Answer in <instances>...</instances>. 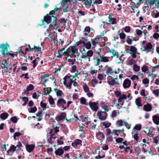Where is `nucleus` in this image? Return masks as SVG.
Returning a JSON list of instances; mask_svg holds the SVG:
<instances>
[{
	"label": "nucleus",
	"mask_w": 159,
	"mask_h": 159,
	"mask_svg": "<svg viewBox=\"0 0 159 159\" xmlns=\"http://www.w3.org/2000/svg\"><path fill=\"white\" fill-rule=\"evenodd\" d=\"M139 132L136 130H133L132 132V135L134 139L137 142L139 140V137L138 135L139 134Z\"/></svg>",
	"instance_id": "nucleus-21"
},
{
	"label": "nucleus",
	"mask_w": 159,
	"mask_h": 159,
	"mask_svg": "<svg viewBox=\"0 0 159 159\" xmlns=\"http://www.w3.org/2000/svg\"><path fill=\"white\" fill-rule=\"evenodd\" d=\"M54 90L57 96H61L63 94L62 91L59 89H55Z\"/></svg>",
	"instance_id": "nucleus-35"
},
{
	"label": "nucleus",
	"mask_w": 159,
	"mask_h": 159,
	"mask_svg": "<svg viewBox=\"0 0 159 159\" xmlns=\"http://www.w3.org/2000/svg\"><path fill=\"white\" fill-rule=\"evenodd\" d=\"M82 121L84 123L85 125L88 128H91V122L90 120L88 117H85L83 119Z\"/></svg>",
	"instance_id": "nucleus-15"
},
{
	"label": "nucleus",
	"mask_w": 159,
	"mask_h": 159,
	"mask_svg": "<svg viewBox=\"0 0 159 159\" xmlns=\"http://www.w3.org/2000/svg\"><path fill=\"white\" fill-rule=\"evenodd\" d=\"M133 69L135 71L137 72L139 70L140 67L135 64L133 65Z\"/></svg>",
	"instance_id": "nucleus-48"
},
{
	"label": "nucleus",
	"mask_w": 159,
	"mask_h": 159,
	"mask_svg": "<svg viewBox=\"0 0 159 159\" xmlns=\"http://www.w3.org/2000/svg\"><path fill=\"white\" fill-rule=\"evenodd\" d=\"M127 98V96L125 94H123L119 96L118 99V102H124V100Z\"/></svg>",
	"instance_id": "nucleus-30"
},
{
	"label": "nucleus",
	"mask_w": 159,
	"mask_h": 159,
	"mask_svg": "<svg viewBox=\"0 0 159 159\" xmlns=\"http://www.w3.org/2000/svg\"><path fill=\"white\" fill-rule=\"evenodd\" d=\"M141 49L144 51H146L147 53L151 52L152 53H153L154 51L152 45L149 42L141 48Z\"/></svg>",
	"instance_id": "nucleus-9"
},
{
	"label": "nucleus",
	"mask_w": 159,
	"mask_h": 159,
	"mask_svg": "<svg viewBox=\"0 0 159 159\" xmlns=\"http://www.w3.org/2000/svg\"><path fill=\"white\" fill-rule=\"evenodd\" d=\"M141 128V125L140 124L136 125L133 128V130L140 131Z\"/></svg>",
	"instance_id": "nucleus-39"
},
{
	"label": "nucleus",
	"mask_w": 159,
	"mask_h": 159,
	"mask_svg": "<svg viewBox=\"0 0 159 159\" xmlns=\"http://www.w3.org/2000/svg\"><path fill=\"white\" fill-rule=\"evenodd\" d=\"M109 22H107L103 21L102 22V24L103 25V26L105 25V24H109L111 23H111L112 24H116V19L115 18H111V17L110 16H109Z\"/></svg>",
	"instance_id": "nucleus-22"
},
{
	"label": "nucleus",
	"mask_w": 159,
	"mask_h": 159,
	"mask_svg": "<svg viewBox=\"0 0 159 159\" xmlns=\"http://www.w3.org/2000/svg\"><path fill=\"white\" fill-rule=\"evenodd\" d=\"M102 125L105 128H107L111 125V123L107 121H105L102 123Z\"/></svg>",
	"instance_id": "nucleus-41"
},
{
	"label": "nucleus",
	"mask_w": 159,
	"mask_h": 159,
	"mask_svg": "<svg viewBox=\"0 0 159 159\" xmlns=\"http://www.w3.org/2000/svg\"><path fill=\"white\" fill-rule=\"evenodd\" d=\"M82 141L79 139H75L71 143L72 146L75 148L79 145H82Z\"/></svg>",
	"instance_id": "nucleus-13"
},
{
	"label": "nucleus",
	"mask_w": 159,
	"mask_h": 159,
	"mask_svg": "<svg viewBox=\"0 0 159 159\" xmlns=\"http://www.w3.org/2000/svg\"><path fill=\"white\" fill-rule=\"evenodd\" d=\"M9 47V45L6 43L5 44H0V48L2 50L1 52L2 54L5 56L6 55H9L12 57H14V54L13 53H10L8 51V48Z\"/></svg>",
	"instance_id": "nucleus-5"
},
{
	"label": "nucleus",
	"mask_w": 159,
	"mask_h": 159,
	"mask_svg": "<svg viewBox=\"0 0 159 159\" xmlns=\"http://www.w3.org/2000/svg\"><path fill=\"white\" fill-rule=\"evenodd\" d=\"M125 126L126 127V128L127 129H130L131 125L129 124L126 122L125 121L124 122V124Z\"/></svg>",
	"instance_id": "nucleus-57"
},
{
	"label": "nucleus",
	"mask_w": 159,
	"mask_h": 159,
	"mask_svg": "<svg viewBox=\"0 0 159 159\" xmlns=\"http://www.w3.org/2000/svg\"><path fill=\"white\" fill-rule=\"evenodd\" d=\"M135 63V61L133 59H130L129 61L128 64L129 65H134Z\"/></svg>",
	"instance_id": "nucleus-50"
},
{
	"label": "nucleus",
	"mask_w": 159,
	"mask_h": 159,
	"mask_svg": "<svg viewBox=\"0 0 159 159\" xmlns=\"http://www.w3.org/2000/svg\"><path fill=\"white\" fill-rule=\"evenodd\" d=\"M47 31H49L50 34L48 36V38L49 39V40H52V38H53V33H50V30H47Z\"/></svg>",
	"instance_id": "nucleus-51"
},
{
	"label": "nucleus",
	"mask_w": 159,
	"mask_h": 159,
	"mask_svg": "<svg viewBox=\"0 0 159 159\" xmlns=\"http://www.w3.org/2000/svg\"><path fill=\"white\" fill-rule=\"evenodd\" d=\"M143 82L144 84H147L148 86L149 83V80L147 78H145L143 80Z\"/></svg>",
	"instance_id": "nucleus-55"
},
{
	"label": "nucleus",
	"mask_w": 159,
	"mask_h": 159,
	"mask_svg": "<svg viewBox=\"0 0 159 159\" xmlns=\"http://www.w3.org/2000/svg\"><path fill=\"white\" fill-rule=\"evenodd\" d=\"M78 75V74L75 73L73 75H66L63 78V84L68 89L71 88L72 84L75 80H76V77Z\"/></svg>",
	"instance_id": "nucleus-2"
},
{
	"label": "nucleus",
	"mask_w": 159,
	"mask_h": 159,
	"mask_svg": "<svg viewBox=\"0 0 159 159\" xmlns=\"http://www.w3.org/2000/svg\"><path fill=\"white\" fill-rule=\"evenodd\" d=\"M125 121L122 120H120L116 121V124L119 127H121L124 125Z\"/></svg>",
	"instance_id": "nucleus-34"
},
{
	"label": "nucleus",
	"mask_w": 159,
	"mask_h": 159,
	"mask_svg": "<svg viewBox=\"0 0 159 159\" xmlns=\"http://www.w3.org/2000/svg\"><path fill=\"white\" fill-rule=\"evenodd\" d=\"M41 107L43 108V110H45L46 109V104L45 103L43 102H40Z\"/></svg>",
	"instance_id": "nucleus-59"
},
{
	"label": "nucleus",
	"mask_w": 159,
	"mask_h": 159,
	"mask_svg": "<svg viewBox=\"0 0 159 159\" xmlns=\"http://www.w3.org/2000/svg\"><path fill=\"white\" fill-rule=\"evenodd\" d=\"M131 81L128 79H125L123 83V86L125 89L129 88L131 85Z\"/></svg>",
	"instance_id": "nucleus-16"
},
{
	"label": "nucleus",
	"mask_w": 159,
	"mask_h": 159,
	"mask_svg": "<svg viewBox=\"0 0 159 159\" xmlns=\"http://www.w3.org/2000/svg\"><path fill=\"white\" fill-rule=\"evenodd\" d=\"M108 52L110 53H112V55L113 57H116V58H119L120 60V61L117 62V63H119L121 61L120 60V58L119 57V54L118 52L116 51H115V50L113 49H109Z\"/></svg>",
	"instance_id": "nucleus-14"
},
{
	"label": "nucleus",
	"mask_w": 159,
	"mask_h": 159,
	"mask_svg": "<svg viewBox=\"0 0 159 159\" xmlns=\"http://www.w3.org/2000/svg\"><path fill=\"white\" fill-rule=\"evenodd\" d=\"M80 102L81 103L83 104H86V100L85 98L84 97H82L80 98Z\"/></svg>",
	"instance_id": "nucleus-58"
},
{
	"label": "nucleus",
	"mask_w": 159,
	"mask_h": 159,
	"mask_svg": "<svg viewBox=\"0 0 159 159\" xmlns=\"http://www.w3.org/2000/svg\"><path fill=\"white\" fill-rule=\"evenodd\" d=\"M153 130L154 129L152 127L146 128L145 130H144V132L148 136H150V135L153 133Z\"/></svg>",
	"instance_id": "nucleus-20"
},
{
	"label": "nucleus",
	"mask_w": 159,
	"mask_h": 159,
	"mask_svg": "<svg viewBox=\"0 0 159 159\" xmlns=\"http://www.w3.org/2000/svg\"><path fill=\"white\" fill-rule=\"evenodd\" d=\"M8 116L9 115L7 113V112H4L1 114L0 117L2 119L4 120L7 118Z\"/></svg>",
	"instance_id": "nucleus-33"
},
{
	"label": "nucleus",
	"mask_w": 159,
	"mask_h": 159,
	"mask_svg": "<svg viewBox=\"0 0 159 159\" xmlns=\"http://www.w3.org/2000/svg\"><path fill=\"white\" fill-rule=\"evenodd\" d=\"M85 48L84 46H82L79 49L82 54L81 58L84 60H87L89 61H90V58L93 56V52L91 50H89L86 52Z\"/></svg>",
	"instance_id": "nucleus-3"
},
{
	"label": "nucleus",
	"mask_w": 159,
	"mask_h": 159,
	"mask_svg": "<svg viewBox=\"0 0 159 159\" xmlns=\"http://www.w3.org/2000/svg\"><path fill=\"white\" fill-rule=\"evenodd\" d=\"M145 2L144 5L147 7L146 5H153L155 4L156 0H145Z\"/></svg>",
	"instance_id": "nucleus-29"
},
{
	"label": "nucleus",
	"mask_w": 159,
	"mask_h": 159,
	"mask_svg": "<svg viewBox=\"0 0 159 159\" xmlns=\"http://www.w3.org/2000/svg\"><path fill=\"white\" fill-rule=\"evenodd\" d=\"M115 78L112 79L111 75H108L107 78V82L110 85H114L119 84V80L117 78V76H114Z\"/></svg>",
	"instance_id": "nucleus-6"
},
{
	"label": "nucleus",
	"mask_w": 159,
	"mask_h": 159,
	"mask_svg": "<svg viewBox=\"0 0 159 159\" xmlns=\"http://www.w3.org/2000/svg\"><path fill=\"white\" fill-rule=\"evenodd\" d=\"M105 70L106 71V75H113V69L111 67H109L108 65L106 66L104 68Z\"/></svg>",
	"instance_id": "nucleus-18"
},
{
	"label": "nucleus",
	"mask_w": 159,
	"mask_h": 159,
	"mask_svg": "<svg viewBox=\"0 0 159 159\" xmlns=\"http://www.w3.org/2000/svg\"><path fill=\"white\" fill-rule=\"evenodd\" d=\"M10 120L14 123H16L17 121V119L16 116H14L11 118Z\"/></svg>",
	"instance_id": "nucleus-53"
},
{
	"label": "nucleus",
	"mask_w": 159,
	"mask_h": 159,
	"mask_svg": "<svg viewBox=\"0 0 159 159\" xmlns=\"http://www.w3.org/2000/svg\"><path fill=\"white\" fill-rule=\"evenodd\" d=\"M152 120L154 123L157 125L159 124V115H154L153 116Z\"/></svg>",
	"instance_id": "nucleus-26"
},
{
	"label": "nucleus",
	"mask_w": 159,
	"mask_h": 159,
	"mask_svg": "<svg viewBox=\"0 0 159 159\" xmlns=\"http://www.w3.org/2000/svg\"><path fill=\"white\" fill-rule=\"evenodd\" d=\"M90 28L89 26L86 27L84 29V30L83 32V36L84 37H88L89 36V33L90 32Z\"/></svg>",
	"instance_id": "nucleus-23"
},
{
	"label": "nucleus",
	"mask_w": 159,
	"mask_h": 159,
	"mask_svg": "<svg viewBox=\"0 0 159 159\" xmlns=\"http://www.w3.org/2000/svg\"><path fill=\"white\" fill-rule=\"evenodd\" d=\"M89 105L91 109L94 111H97L98 108L99 104L98 102H89Z\"/></svg>",
	"instance_id": "nucleus-12"
},
{
	"label": "nucleus",
	"mask_w": 159,
	"mask_h": 159,
	"mask_svg": "<svg viewBox=\"0 0 159 159\" xmlns=\"http://www.w3.org/2000/svg\"><path fill=\"white\" fill-rule=\"evenodd\" d=\"M56 18L53 16H50L47 15L44 18V21H43V25H45V26L48 27L49 28H52L50 30V33H53V40H56L57 39V35L54 30L58 27L56 24Z\"/></svg>",
	"instance_id": "nucleus-1"
},
{
	"label": "nucleus",
	"mask_w": 159,
	"mask_h": 159,
	"mask_svg": "<svg viewBox=\"0 0 159 159\" xmlns=\"http://www.w3.org/2000/svg\"><path fill=\"white\" fill-rule=\"evenodd\" d=\"M126 42L129 45H131L132 43V40L130 39L129 36L127 37Z\"/></svg>",
	"instance_id": "nucleus-54"
},
{
	"label": "nucleus",
	"mask_w": 159,
	"mask_h": 159,
	"mask_svg": "<svg viewBox=\"0 0 159 159\" xmlns=\"http://www.w3.org/2000/svg\"><path fill=\"white\" fill-rule=\"evenodd\" d=\"M135 102L136 105L137 106L138 108H139V107H141L143 105V104L141 102V99L140 98H138L136 99Z\"/></svg>",
	"instance_id": "nucleus-31"
},
{
	"label": "nucleus",
	"mask_w": 159,
	"mask_h": 159,
	"mask_svg": "<svg viewBox=\"0 0 159 159\" xmlns=\"http://www.w3.org/2000/svg\"><path fill=\"white\" fill-rule=\"evenodd\" d=\"M148 69V67L146 66H143L141 68L142 71L144 73L146 72Z\"/></svg>",
	"instance_id": "nucleus-62"
},
{
	"label": "nucleus",
	"mask_w": 159,
	"mask_h": 159,
	"mask_svg": "<svg viewBox=\"0 0 159 159\" xmlns=\"http://www.w3.org/2000/svg\"><path fill=\"white\" fill-rule=\"evenodd\" d=\"M153 93L156 96H158L159 95V89L153 90Z\"/></svg>",
	"instance_id": "nucleus-64"
},
{
	"label": "nucleus",
	"mask_w": 159,
	"mask_h": 159,
	"mask_svg": "<svg viewBox=\"0 0 159 159\" xmlns=\"http://www.w3.org/2000/svg\"><path fill=\"white\" fill-rule=\"evenodd\" d=\"M119 133V130H114L112 132V134H113L114 135L118 136Z\"/></svg>",
	"instance_id": "nucleus-63"
},
{
	"label": "nucleus",
	"mask_w": 159,
	"mask_h": 159,
	"mask_svg": "<svg viewBox=\"0 0 159 159\" xmlns=\"http://www.w3.org/2000/svg\"><path fill=\"white\" fill-rule=\"evenodd\" d=\"M39 60V57H37L36 58L35 60L32 61V63L33 64V67L34 68L38 64V62Z\"/></svg>",
	"instance_id": "nucleus-40"
},
{
	"label": "nucleus",
	"mask_w": 159,
	"mask_h": 159,
	"mask_svg": "<svg viewBox=\"0 0 159 159\" xmlns=\"http://www.w3.org/2000/svg\"><path fill=\"white\" fill-rule=\"evenodd\" d=\"M83 88L85 92L87 93L89 92V89L86 84H84L83 85Z\"/></svg>",
	"instance_id": "nucleus-44"
},
{
	"label": "nucleus",
	"mask_w": 159,
	"mask_h": 159,
	"mask_svg": "<svg viewBox=\"0 0 159 159\" xmlns=\"http://www.w3.org/2000/svg\"><path fill=\"white\" fill-rule=\"evenodd\" d=\"M57 106L60 107L62 108V110L66 109V101L63 98L59 99L57 102Z\"/></svg>",
	"instance_id": "nucleus-10"
},
{
	"label": "nucleus",
	"mask_w": 159,
	"mask_h": 159,
	"mask_svg": "<svg viewBox=\"0 0 159 159\" xmlns=\"http://www.w3.org/2000/svg\"><path fill=\"white\" fill-rule=\"evenodd\" d=\"M29 112L30 113H34L37 111V108L36 107H34L31 108L30 110L28 109Z\"/></svg>",
	"instance_id": "nucleus-52"
},
{
	"label": "nucleus",
	"mask_w": 159,
	"mask_h": 159,
	"mask_svg": "<svg viewBox=\"0 0 159 159\" xmlns=\"http://www.w3.org/2000/svg\"><path fill=\"white\" fill-rule=\"evenodd\" d=\"M56 138V136L55 134H52L50 137V139L48 140V142L52 144V143L54 142Z\"/></svg>",
	"instance_id": "nucleus-32"
},
{
	"label": "nucleus",
	"mask_w": 159,
	"mask_h": 159,
	"mask_svg": "<svg viewBox=\"0 0 159 159\" xmlns=\"http://www.w3.org/2000/svg\"><path fill=\"white\" fill-rule=\"evenodd\" d=\"M35 146L34 144H26L25 145L26 150L29 152H31L33 151Z\"/></svg>",
	"instance_id": "nucleus-24"
},
{
	"label": "nucleus",
	"mask_w": 159,
	"mask_h": 159,
	"mask_svg": "<svg viewBox=\"0 0 159 159\" xmlns=\"http://www.w3.org/2000/svg\"><path fill=\"white\" fill-rule=\"evenodd\" d=\"M87 37H84V36L82 38V39H80L78 42V44H80V43H85V42L86 41H87L88 40L87 39Z\"/></svg>",
	"instance_id": "nucleus-38"
},
{
	"label": "nucleus",
	"mask_w": 159,
	"mask_h": 159,
	"mask_svg": "<svg viewBox=\"0 0 159 159\" xmlns=\"http://www.w3.org/2000/svg\"><path fill=\"white\" fill-rule=\"evenodd\" d=\"M135 31L136 34L139 36H140L143 33V32L139 29H136Z\"/></svg>",
	"instance_id": "nucleus-61"
},
{
	"label": "nucleus",
	"mask_w": 159,
	"mask_h": 159,
	"mask_svg": "<svg viewBox=\"0 0 159 159\" xmlns=\"http://www.w3.org/2000/svg\"><path fill=\"white\" fill-rule=\"evenodd\" d=\"M77 48L75 47H70L68 48V52H66L68 54H71V55L74 56L75 57H76L75 54L78 52Z\"/></svg>",
	"instance_id": "nucleus-11"
},
{
	"label": "nucleus",
	"mask_w": 159,
	"mask_h": 159,
	"mask_svg": "<svg viewBox=\"0 0 159 159\" xmlns=\"http://www.w3.org/2000/svg\"><path fill=\"white\" fill-rule=\"evenodd\" d=\"M143 0H132V2L134 3L135 5H138Z\"/></svg>",
	"instance_id": "nucleus-49"
},
{
	"label": "nucleus",
	"mask_w": 159,
	"mask_h": 159,
	"mask_svg": "<svg viewBox=\"0 0 159 159\" xmlns=\"http://www.w3.org/2000/svg\"><path fill=\"white\" fill-rule=\"evenodd\" d=\"M66 20L64 18H61L60 20V23L59 25L61 27H63L64 29L68 30L69 28V26L68 25L66 26L65 25L66 24Z\"/></svg>",
	"instance_id": "nucleus-19"
},
{
	"label": "nucleus",
	"mask_w": 159,
	"mask_h": 159,
	"mask_svg": "<svg viewBox=\"0 0 159 159\" xmlns=\"http://www.w3.org/2000/svg\"><path fill=\"white\" fill-rule=\"evenodd\" d=\"M126 51L127 53L130 54H132V57L135 58L136 57V54H138L137 52V49L135 46H131L128 47V48L126 49Z\"/></svg>",
	"instance_id": "nucleus-7"
},
{
	"label": "nucleus",
	"mask_w": 159,
	"mask_h": 159,
	"mask_svg": "<svg viewBox=\"0 0 159 159\" xmlns=\"http://www.w3.org/2000/svg\"><path fill=\"white\" fill-rule=\"evenodd\" d=\"M152 107L151 104L148 103L143 106V110L146 111H150L152 110Z\"/></svg>",
	"instance_id": "nucleus-27"
},
{
	"label": "nucleus",
	"mask_w": 159,
	"mask_h": 159,
	"mask_svg": "<svg viewBox=\"0 0 159 159\" xmlns=\"http://www.w3.org/2000/svg\"><path fill=\"white\" fill-rule=\"evenodd\" d=\"M16 147L15 145H12L7 151V153L8 154L10 152H14L16 150Z\"/></svg>",
	"instance_id": "nucleus-28"
},
{
	"label": "nucleus",
	"mask_w": 159,
	"mask_h": 159,
	"mask_svg": "<svg viewBox=\"0 0 159 159\" xmlns=\"http://www.w3.org/2000/svg\"><path fill=\"white\" fill-rule=\"evenodd\" d=\"M113 59V56L107 57L105 55H102L100 56V57H96L93 58V62L94 65L96 66L99 65L101 62L105 63L111 61Z\"/></svg>",
	"instance_id": "nucleus-4"
},
{
	"label": "nucleus",
	"mask_w": 159,
	"mask_h": 159,
	"mask_svg": "<svg viewBox=\"0 0 159 159\" xmlns=\"http://www.w3.org/2000/svg\"><path fill=\"white\" fill-rule=\"evenodd\" d=\"M34 88V86L32 84H30L29 85L27 86L26 90L28 91H30L33 89Z\"/></svg>",
	"instance_id": "nucleus-46"
},
{
	"label": "nucleus",
	"mask_w": 159,
	"mask_h": 159,
	"mask_svg": "<svg viewBox=\"0 0 159 159\" xmlns=\"http://www.w3.org/2000/svg\"><path fill=\"white\" fill-rule=\"evenodd\" d=\"M90 82L93 86H95L96 84L98 83V80L96 79H93L90 81Z\"/></svg>",
	"instance_id": "nucleus-43"
},
{
	"label": "nucleus",
	"mask_w": 159,
	"mask_h": 159,
	"mask_svg": "<svg viewBox=\"0 0 159 159\" xmlns=\"http://www.w3.org/2000/svg\"><path fill=\"white\" fill-rule=\"evenodd\" d=\"M83 44L85 48L87 49H90L91 48L92 46L90 41L86 43H84Z\"/></svg>",
	"instance_id": "nucleus-37"
},
{
	"label": "nucleus",
	"mask_w": 159,
	"mask_h": 159,
	"mask_svg": "<svg viewBox=\"0 0 159 159\" xmlns=\"http://www.w3.org/2000/svg\"><path fill=\"white\" fill-rule=\"evenodd\" d=\"M121 70L119 68H117V69H115L114 70H113V76H114V74H118L120 73Z\"/></svg>",
	"instance_id": "nucleus-42"
},
{
	"label": "nucleus",
	"mask_w": 159,
	"mask_h": 159,
	"mask_svg": "<svg viewBox=\"0 0 159 159\" xmlns=\"http://www.w3.org/2000/svg\"><path fill=\"white\" fill-rule=\"evenodd\" d=\"M103 111H98L97 115L98 118L101 120H105L107 115V113L106 112H108L109 111L108 109L104 108Z\"/></svg>",
	"instance_id": "nucleus-8"
},
{
	"label": "nucleus",
	"mask_w": 159,
	"mask_h": 159,
	"mask_svg": "<svg viewBox=\"0 0 159 159\" xmlns=\"http://www.w3.org/2000/svg\"><path fill=\"white\" fill-rule=\"evenodd\" d=\"M130 79L134 82H135L134 80H138L139 79V78L138 76H137L136 75H132Z\"/></svg>",
	"instance_id": "nucleus-45"
},
{
	"label": "nucleus",
	"mask_w": 159,
	"mask_h": 159,
	"mask_svg": "<svg viewBox=\"0 0 159 159\" xmlns=\"http://www.w3.org/2000/svg\"><path fill=\"white\" fill-rule=\"evenodd\" d=\"M106 135L107 136H108L110 135L111 134H112V133L111 132V129L109 128H107L106 129Z\"/></svg>",
	"instance_id": "nucleus-60"
},
{
	"label": "nucleus",
	"mask_w": 159,
	"mask_h": 159,
	"mask_svg": "<svg viewBox=\"0 0 159 159\" xmlns=\"http://www.w3.org/2000/svg\"><path fill=\"white\" fill-rule=\"evenodd\" d=\"M28 46L29 47V48H30V50L31 51H32L34 49L35 50L37 51H41V48L39 47H36L35 45L34 46V48H31L30 45H29Z\"/></svg>",
	"instance_id": "nucleus-36"
},
{
	"label": "nucleus",
	"mask_w": 159,
	"mask_h": 159,
	"mask_svg": "<svg viewBox=\"0 0 159 159\" xmlns=\"http://www.w3.org/2000/svg\"><path fill=\"white\" fill-rule=\"evenodd\" d=\"M66 116V114L65 113H61L56 117L55 119L58 121H60L64 119L65 118Z\"/></svg>",
	"instance_id": "nucleus-25"
},
{
	"label": "nucleus",
	"mask_w": 159,
	"mask_h": 159,
	"mask_svg": "<svg viewBox=\"0 0 159 159\" xmlns=\"http://www.w3.org/2000/svg\"><path fill=\"white\" fill-rule=\"evenodd\" d=\"M48 101L50 104H53L54 103V100L52 97L49 98Z\"/></svg>",
	"instance_id": "nucleus-56"
},
{
	"label": "nucleus",
	"mask_w": 159,
	"mask_h": 159,
	"mask_svg": "<svg viewBox=\"0 0 159 159\" xmlns=\"http://www.w3.org/2000/svg\"><path fill=\"white\" fill-rule=\"evenodd\" d=\"M84 4L85 5H93L92 2L91 0H86L83 2Z\"/></svg>",
	"instance_id": "nucleus-47"
},
{
	"label": "nucleus",
	"mask_w": 159,
	"mask_h": 159,
	"mask_svg": "<svg viewBox=\"0 0 159 159\" xmlns=\"http://www.w3.org/2000/svg\"><path fill=\"white\" fill-rule=\"evenodd\" d=\"M64 153V151L62 147L59 148L57 149H56L55 152V153L56 156L62 157V156Z\"/></svg>",
	"instance_id": "nucleus-17"
}]
</instances>
